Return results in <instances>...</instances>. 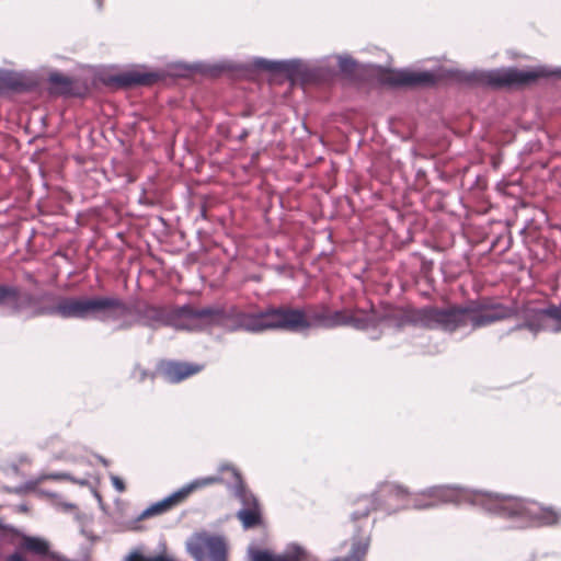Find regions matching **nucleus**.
Wrapping results in <instances>:
<instances>
[{
	"label": "nucleus",
	"mask_w": 561,
	"mask_h": 561,
	"mask_svg": "<svg viewBox=\"0 0 561 561\" xmlns=\"http://www.w3.org/2000/svg\"><path fill=\"white\" fill-rule=\"evenodd\" d=\"M377 319L373 316L356 317L348 313L346 327H353L356 330H366L369 327H375Z\"/></svg>",
	"instance_id": "28"
},
{
	"label": "nucleus",
	"mask_w": 561,
	"mask_h": 561,
	"mask_svg": "<svg viewBox=\"0 0 561 561\" xmlns=\"http://www.w3.org/2000/svg\"><path fill=\"white\" fill-rule=\"evenodd\" d=\"M124 561H151V554H145L140 549H133Z\"/></svg>",
	"instance_id": "33"
},
{
	"label": "nucleus",
	"mask_w": 561,
	"mask_h": 561,
	"mask_svg": "<svg viewBox=\"0 0 561 561\" xmlns=\"http://www.w3.org/2000/svg\"><path fill=\"white\" fill-rule=\"evenodd\" d=\"M367 511L354 510L350 513V522L354 525L351 536V550L345 557H336L331 561H363L370 545V529L367 528Z\"/></svg>",
	"instance_id": "13"
},
{
	"label": "nucleus",
	"mask_w": 561,
	"mask_h": 561,
	"mask_svg": "<svg viewBox=\"0 0 561 561\" xmlns=\"http://www.w3.org/2000/svg\"><path fill=\"white\" fill-rule=\"evenodd\" d=\"M433 267H434V261L433 260L427 259L425 256H423L421 259V272L424 275H428L433 271Z\"/></svg>",
	"instance_id": "35"
},
{
	"label": "nucleus",
	"mask_w": 561,
	"mask_h": 561,
	"mask_svg": "<svg viewBox=\"0 0 561 561\" xmlns=\"http://www.w3.org/2000/svg\"><path fill=\"white\" fill-rule=\"evenodd\" d=\"M93 495L98 500L100 508L104 510L105 507L101 494L96 490H93Z\"/></svg>",
	"instance_id": "42"
},
{
	"label": "nucleus",
	"mask_w": 561,
	"mask_h": 561,
	"mask_svg": "<svg viewBox=\"0 0 561 561\" xmlns=\"http://www.w3.org/2000/svg\"><path fill=\"white\" fill-rule=\"evenodd\" d=\"M158 547L160 551L151 554V561H179L173 554L169 553L164 541H160Z\"/></svg>",
	"instance_id": "30"
},
{
	"label": "nucleus",
	"mask_w": 561,
	"mask_h": 561,
	"mask_svg": "<svg viewBox=\"0 0 561 561\" xmlns=\"http://www.w3.org/2000/svg\"><path fill=\"white\" fill-rule=\"evenodd\" d=\"M218 470L220 472H224V471H231L232 473V477L234 478L236 482L233 485H238L240 481H244L243 478H242V474L241 472L231 463L229 462H224L221 463L219 467H218Z\"/></svg>",
	"instance_id": "32"
},
{
	"label": "nucleus",
	"mask_w": 561,
	"mask_h": 561,
	"mask_svg": "<svg viewBox=\"0 0 561 561\" xmlns=\"http://www.w3.org/2000/svg\"><path fill=\"white\" fill-rule=\"evenodd\" d=\"M348 313L345 310L331 311L329 309L328 329L347 325Z\"/></svg>",
	"instance_id": "29"
},
{
	"label": "nucleus",
	"mask_w": 561,
	"mask_h": 561,
	"mask_svg": "<svg viewBox=\"0 0 561 561\" xmlns=\"http://www.w3.org/2000/svg\"><path fill=\"white\" fill-rule=\"evenodd\" d=\"M168 78L163 70L149 69L146 65H137L129 69L108 73L103 78V83L108 88L130 90L139 87H151Z\"/></svg>",
	"instance_id": "12"
},
{
	"label": "nucleus",
	"mask_w": 561,
	"mask_h": 561,
	"mask_svg": "<svg viewBox=\"0 0 561 561\" xmlns=\"http://www.w3.org/2000/svg\"><path fill=\"white\" fill-rule=\"evenodd\" d=\"M232 493L240 501L242 507L237 512L236 517L243 529H253L263 525V512L256 495L249 490L244 481L232 486Z\"/></svg>",
	"instance_id": "14"
},
{
	"label": "nucleus",
	"mask_w": 561,
	"mask_h": 561,
	"mask_svg": "<svg viewBox=\"0 0 561 561\" xmlns=\"http://www.w3.org/2000/svg\"><path fill=\"white\" fill-rule=\"evenodd\" d=\"M453 78L459 82L493 90H519L537 84L542 79H561V66L539 65L519 69L515 66L490 70L471 71L445 69L437 66L432 69L413 70L410 68L388 69L380 76L381 84L392 89H427L440 81Z\"/></svg>",
	"instance_id": "2"
},
{
	"label": "nucleus",
	"mask_w": 561,
	"mask_h": 561,
	"mask_svg": "<svg viewBox=\"0 0 561 561\" xmlns=\"http://www.w3.org/2000/svg\"><path fill=\"white\" fill-rule=\"evenodd\" d=\"M36 490V482H33V480H27L26 482L19 484L14 488L9 489V492L14 494H24L26 492L35 491Z\"/></svg>",
	"instance_id": "31"
},
{
	"label": "nucleus",
	"mask_w": 561,
	"mask_h": 561,
	"mask_svg": "<svg viewBox=\"0 0 561 561\" xmlns=\"http://www.w3.org/2000/svg\"><path fill=\"white\" fill-rule=\"evenodd\" d=\"M26 279L33 284H37L36 278L31 273L26 274Z\"/></svg>",
	"instance_id": "46"
},
{
	"label": "nucleus",
	"mask_w": 561,
	"mask_h": 561,
	"mask_svg": "<svg viewBox=\"0 0 561 561\" xmlns=\"http://www.w3.org/2000/svg\"><path fill=\"white\" fill-rule=\"evenodd\" d=\"M512 313V309L494 302L491 297H481L468 300L465 305L451 304L446 308L425 306L394 310L387 312L381 320L391 321L398 330L413 325L454 333L466 327L468 322L471 323L472 329H479L501 321Z\"/></svg>",
	"instance_id": "3"
},
{
	"label": "nucleus",
	"mask_w": 561,
	"mask_h": 561,
	"mask_svg": "<svg viewBox=\"0 0 561 561\" xmlns=\"http://www.w3.org/2000/svg\"><path fill=\"white\" fill-rule=\"evenodd\" d=\"M47 81L49 83L48 92L50 95L65 98L80 95V92L76 89L73 79L59 71L50 72Z\"/></svg>",
	"instance_id": "24"
},
{
	"label": "nucleus",
	"mask_w": 561,
	"mask_h": 561,
	"mask_svg": "<svg viewBox=\"0 0 561 561\" xmlns=\"http://www.w3.org/2000/svg\"><path fill=\"white\" fill-rule=\"evenodd\" d=\"M5 288L7 295L0 301V307L11 305V313L20 314L26 308H32L28 318L49 317V313H37V310L51 307V302L57 300V295L51 290H41L36 294L28 291L22 293L21 289L12 284L1 283Z\"/></svg>",
	"instance_id": "8"
},
{
	"label": "nucleus",
	"mask_w": 561,
	"mask_h": 561,
	"mask_svg": "<svg viewBox=\"0 0 561 561\" xmlns=\"http://www.w3.org/2000/svg\"><path fill=\"white\" fill-rule=\"evenodd\" d=\"M19 511L23 512V513H26V512H28V506L26 504H20L19 505Z\"/></svg>",
	"instance_id": "48"
},
{
	"label": "nucleus",
	"mask_w": 561,
	"mask_h": 561,
	"mask_svg": "<svg viewBox=\"0 0 561 561\" xmlns=\"http://www.w3.org/2000/svg\"><path fill=\"white\" fill-rule=\"evenodd\" d=\"M5 561H25L24 557L16 550L13 553L9 554Z\"/></svg>",
	"instance_id": "37"
},
{
	"label": "nucleus",
	"mask_w": 561,
	"mask_h": 561,
	"mask_svg": "<svg viewBox=\"0 0 561 561\" xmlns=\"http://www.w3.org/2000/svg\"><path fill=\"white\" fill-rule=\"evenodd\" d=\"M203 369V364L176 359L161 360L158 366L159 374L169 383H180L183 380L201 373Z\"/></svg>",
	"instance_id": "19"
},
{
	"label": "nucleus",
	"mask_w": 561,
	"mask_h": 561,
	"mask_svg": "<svg viewBox=\"0 0 561 561\" xmlns=\"http://www.w3.org/2000/svg\"><path fill=\"white\" fill-rule=\"evenodd\" d=\"M199 216L203 218V219H207V206L206 204H202L201 205V209H199Z\"/></svg>",
	"instance_id": "43"
},
{
	"label": "nucleus",
	"mask_w": 561,
	"mask_h": 561,
	"mask_svg": "<svg viewBox=\"0 0 561 561\" xmlns=\"http://www.w3.org/2000/svg\"><path fill=\"white\" fill-rule=\"evenodd\" d=\"M249 135H250L249 129L248 128H242L241 133L237 137V140L239 142H243L249 137Z\"/></svg>",
	"instance_id": "39"
},
{
	"label": "nucleus",
	"mask_w": 561,
	"mask_h": 561,
	"mask_svg": "<svg viewBox=\"0 0 561 561\" xmlns=\"http://www.w3.org/2000/svg\"><path fill=\"white\" fill-rule=\"evenodd\" d=\"M110 478H111L113 488L117 492L123 493L126 490V484L122 478H119L118 476H115V474H111Z\"/></svg>",
	"instance_id": "34"
},
{
	"label": "nucleus",
	"mask_w": 561,
	"mask_h": 561,
	"mask_svg": "<svg viewBox=\"0 0 561 561\" xmlns=\"http://www.w3.org/2000/svg\"><path fill=\"white\" fill-rule=\"evenodd\" d=\"M125 314L136 316L141 325L151 330H156L159 325L172 327L176 330L185 328L179 322L176 307L168 309L163 306L149 304L140 298H135L129 302L124 301L123 316Z\"/></svg>",
	"instance_id": "9"
},
{
	"label": "nucleus",
	"mask_w": 561,
	"mask_h": 561,
	"mask_svg": "<svg viewBox=\"0 0 561 561\" xmlns=\"http://www.w3.org/2000/svg\"><path fill=\"white\" fill-rule=\"evenodd\" d=\"M277 330L293 333H301L312 327L328 329L329 307H276Z\"/></svg>",
	"instance_id": "6"
},
{
	"label": "nucleus",
	"mask_w": 561,
	"mask_h": 561,
	"mask_svg": "<svg viewBox=\"0 0 561 561\" xmlns=\"http://www.w3.org/2000/svg\"><path fill=\"white\" fill-rule=\"evenodd\" d=\"M49 479L56 480V481H60V480L70 481V479H72V474L69 472H50Z\"/></svg>",
	"instance_id": "36"
},
{
	"label": "nucleus",
	"mask_w": 561,
	"mask_h": 561,
	"mask_svg": "<svg viewBox=\"0 0 561 561\" xmlns=\"http://www.w3.org/2000/svg\"><path fill=\"white\" fill-rule=\"evenodd\" d=\"M411 152H412V154L416 156V149L415 148H412Z\"/></svg>",
	"instance_id": "51"
},
{
	"label": "nucleus",
	"mask_w": 561,
	"mask_h": 561,
	"mask_svg": "<svg viewBox=\"0 0 561 561\" xmlns=\"http://www.w3.org/2000/svg\"><path fill=\"white\" fill-rule=\"evenodd\" d=\"M222 481V478L219 476H209V477H202L196 478L192 480L191 482L184 484L179 490L172 492L171 494L167 495L169 499L171 505L175 507L176 505L184 502L194 491L213 485L215 483H219Z\"/></svg>",
	"instance_id": "21"
},
{
	"label": "nucleus",
	"mask_w": 561,
	"mask_h": 561,
	"mask_svg": "<svg viewBox=\"0 0 561 561\" xmlns=\"http://www.w3.org/2000/svg\"><path fill=\"white\" fill-rule=\"evenodd\" d=\"M96 458L103 466L107 467L110 465V461L105 457L98 455Z\"/></svg>",
	"instance_id": "44"
},
{
	"label": "nucleus",
	"mask_w": 561,
	"mask_h": 561,
	"mask_svg": "<svg viewBox=\"0 0 561 561\" xmlns=\"http://www.w3.org/2000/svg\"><path fill=\"white\" fill-rule=\"evenodd\" d=\"M70 482H72L75 484L82 485V486H85V485L90 484L89 480H87V479H79V478H76L73 476H72V479H70Z\"/></svg>",
	"instance_id": "40"
},
{
	"label": "nucleus",
	"mask_w": 561,
	"mask_h": 561,
	"mask_svg": "<svg viewBox=\"0 0 561 561\" xmlns=\"http://www.w3.org/2000/svg\"><path fill=\"white\" fill-rule=\"evenodd\" d=\"M173 68L180 76L199 73L210 78H219L224 73H231L238 78H250L256 73L283 76L289 81H299L301 84H325L336 78L335 68L327 65L309 66L301 58L267 59L253 57L249 61L222 59L216 62L179 61Z\"/></svg>",
	"instance_id": "4"
},
{
	"label": "nucleus",
	"mask_w": 561,
	"mask_h": 561,
	"mask_svg": "<svg viewBox=\"0 0 561 561\" xmlns=\"http://www.w3.org/2000/svg\"><path fill=\"white\" fill-rule=\"evenodd\" d=\"M222 481V478L219 476H209V477H202L196 478L192 480L191 482L184 484L179 490L172 492L171 494L167 495L169 499L171 505L175 507L176 505L184 502L194 491L213 485L215 483H219Z\"/></svg>",
	"instance_id": "22"
},
{
	"label": "nucleus",
	"mask_w": 561,
	"mask_h": 561,
	"mask_svg": "<svg viewBox=\"0 0 561 561\" xmlns=\"http://www.w3.org/2000/svg\"><path fill=\"white\" fill-rule=\"evenodd\" d=\"M222 481V478L219 476H209V477H202L196 478L192 480L191 482L184 484L179 490L172 492L171 494L167 495L169 499L171 505L175 507L176 505L184 502L194 491L213 485L215 483H219Z\"/></svg>",
	"instance_id": "23"
},
{
	"label": "nucleus",
	"mask_w": 561,
	"mask_h": 561,
	"mask_svg": "<svg viewBox=\"0 0 561 561\" xmlns=\"http://www.w3.org/2000/svg\"><path fill=\"white\" fill-rule=\"evenodd\" d=\"M229 305L214 304L197 308L192 304H184L176 307V316L184 331H199L205 328L219 327L222 324L227 307Z\"/></svg>",
	"instance_id": "11"
},
{
	"label": "nucleus",
	"mask_w": 561,
	"mask_h": 561,
	"mask_svg": "<svg viewBox=\"0 0 561 561\" xmlns=\"http://www.w3.org/2000/svg\"><path fill=\"white\" fill-rule=\"evenodd\" d=\"M39 80L28 71L0 68V94L30 93L38 90Z\"/></svg>",
	"instance_id": "16"
},
{
	"label": "nucleus",
	"mask_w": 561,
	"mask_h": 561,
	"mask_svg": "<svg viewBox=\"0 0 561 561\" xmlns=\"http://www.w3.org/2000/svg\"><path fill=\"white\" fill-rule=\"evenodd\" d=\"M7 290L0 285V301L5 297Z\"/></svg>",
	"instance_id": "47"
},
{
	"label": "nucleus",
	"mask_w": 561,
	"mask_h": 561,
	"mask_svg": "<svg viewBox=\"0 0 561 561\" xmlns=\"http://www.w3.org/2000/svg\"><path fill=\"white\" fill-rule=\"evenodd\" d=\"M39 313L59 316L62 319H87L85 297H58L51 307L38 310Z\"/></svg>",
	"instance_id": "18"
},
{
	"label": "nucleus",
	"mask_w": 561,
	"mask_h": 561,
	"mask_svg": "<svg viewBox=\"0 0 561 561\" xmlns=\"http://www.w3.org/2000/svg\"><path fill=\"white\" fill-rule=\"evenodd\" d=\"M67 507H71L72 508V507H75V505L69 503V504H67Z\"/></svg>",
	"instance_id": "52"
},
{
	"label": "nucleus",
	"mask_w": 561,
	"mask_h": 561,
	"mask_svg": "<svg viewBox=\"0 0 561 561\" xmlns=\"http://www.w3.org/2000/svg\"><path fill=\"white\" fill-rule=\"evenodd\" d=\"M382 485L390 486L391 492L398 497L409 494L408 489L403 485L382 483L378 488ZM380 505L379 489H376L370 494H362L354 501L355 508L358 511H367V517L373 511H377Z\"/></svg>",
	"instance_id": "20"
},
{
	"label": "nucleus",
	"mask_w": 561,
	"mask_h": 561,
	"mask_svg": "<svg viewBox=\"0 0 561 561\" xmlns=\"http://www.w3.org/2000/svg\"><path fill=\"white\" fill-rule=\"evenodd\" d=\"M276 307L257 313H248L234 305H229L226 310L222 324L219 328L227 332L247 331L251 333H261L267 330H277Z\"/></svg>",
	"instance_id": "7"
},
{
	"label": "nucleus",
	"mask_w": 561,
	"mask_h": 561,
	"mask_svg": "<svg viewBox=\"0 0 561 561\" xmlns=\"http://www.w3.org/2000/svg\"><path fill=\"white\" fill-rule=\"evenodd\" d=\"M32 480H33V482H36V486H37L39 483H42V482H44L46 480H50L49 479V473H43V474L38 476L37 478L32 479Z\"/></svg>",
	"instance_id": "41"
},
{
	"label": "nucleus",
	"mask_w": 561,
	"mask_h": 561,
	"mask_svg": "<svg viewBox=\"0 0 561 561\" xmlns=\"http://www.w3.org/2000/svg\"><path fill=\"white\" fill-rule=\"evenodd\" d=\"M23 547L27 551L33 552L34 554L39 556V557H49L50 559L57 560V561H70L66 557H62L56 552H50L49 542L42 537H37V536L25 537V539L23 541Z\"/></svg>",
	"instance_id": "25"
},
{
	"label": "nucleus",
	"mask_w": 561,
	"mask_h": 561,
	"mask_svg": "<svg viewBox=\"0 0 561 561\" xmlns=\"http://www.w3.org/2000/svg\"><path fill=\"white\" fill-rule=\"evenodd\" d=\"M336 60L339 67L336 75L341 73L345 78L353 79L359 67V62L350 55H336Z\"/></svg>",
	"instance_id": "27"
},
{
	"label": "nucleus",
	"mask_w": 561,
	"mask_h": 561,
	"mask_svg": "<svg viewBox=\"0 0 561 561\" xmlns=\"http://www.w3.org/2000/svg\"><path fill=\"white\" fill-rule=\"evenodd\" d=\"M42 494H45L47 496H55V494L53 492H49V491H44V490H41L39 491Z\"/></svg>",
	"instance_id": "49"
},
{
	"label": "nucleus",
	"mask_w": 561,
	"mask_h": 561,
	"mask_svg": "<svg viewBox=\"0 0 561 561\" xmlns=\"http://www.w3.org/2000/svg\"><path fill=\"white\" fill-rule=\"evenodd\" d=\"M134 322L130 321V320H124L123 322H121L116 328L115 330L117 331H121V330H128L133 327Z\"/></svg>",
	"instance_id": "38"
},
{
	"label": "nucleus",
	"mask_w": 561,
	"mask_h": 561,
	"mask_svg": "<svg viewBox=\"0 0 561 561\" xmlns=\"http://www.w3.org/2000/svg\"><path fill=\"white\" fill-rule=\"evenodd\" d=\"M491 299L495 302L493 298ZM496 304L501 305V302L497 301ZM506 308L512 309L513 313L510 317L504 318L503 320L510 319L518 314H520L524 319L523 322L517 323L516 325L511 328L508 330V333L518 330H528L534 335H537L539 332L542 331H549L551 333L561 332V304H550L545 308H533L524 306L520 310L510 306H506Z\"/></svg>",
	"instance_id": "5"
},
{
	"label": "nucleus",
	"mask_w": 561,
	"mask_h": 561,
	"mask_svg": "<svg viewBox=\"0 0 561 561\" xmlns=\"http://www.w3.org/2000/svg\"><path fill=\"white\" fill-rule=\"evenodd\" d=\"M87 319L116 320L123 316L124 300L118 296L94 295L85 297Z\"/></svg>",
	"instance_id": "15"
},
{
	"label": "nucleus",
	"mask_w": 561,
	"mask_h": 561,
	"mask_svg": "<svg viewBox=\"0 0 561 561\" xmlns=\"http://www.w3.org/2000/svg\"><path fill=\"white\" fill-rule=\"evenodd\" d=\"M98 11H102L103 9V0H93Z\"/></svg>",
	"instance_id": "45"
},
{
	"label": "nucleus",
	"mask_w": 561,
	"mask_h": 561,
	"mask_svg": "<svg viewBox=\"0 0 561 561\" xmlns=\"http://www.w3.org/2000/svg\"><path fill=\"white\" fill-rule=\"evenodd\" d=\"M309 553L301 545L291 542L283 552L275 553L266 548L250 546L247 550V561H306Z\"/></svg>",
	"instance_id": "17"
},
{
	"label": "nucleus",
	"mask_w": 561,
	"mask_h": 561,
	"mask_svg": "<svg viewBox=\"0 0 561 561\" xmlns=\"http://www.w3.org/2000/svg\"><path fill=\"white\" fill-rule=\"evenodd\" d=\"M4 528H7V525H4V524L2 523V520L0 519V529H4Z\"/></svg>",
	"instance_id": "50"
},
{
	"label": "nucleus",
	"mask_w": 561,
	"mask_h": 561,
	"mask_svg": "<svg viewBox=\"0 0 561 561\" xmlns=\"http://www.w3.org/2000/svg\"><path fill=\"white\" fill-rule=\"evenodd\" d=\"M173 506L171 505L169 499L165 496L162 500H159L154 503H151L147 506L135 519L134 523L141 522L147 518H151L154 516L162 515L169 511H171Z\"/></svg>",
	"instance_id": "26"
},
{
	"label": "nucleus",
	"mask_w": 561,
	"mask_h": 561,
	"mask_svg": "<svg viewBox=\"0 0 561 561\" xmlns=\"http://www.w3.org/2000/svg\"><path fill=\"white\" fill-rule=\"evenodd\" d=\"M185 551L194 561H228V542L222 535L206 530L193 533L185 541Z\"/></svg>",
	"instance_id": "10"
},
{
	"label": "nucleus",
	"mask_w": 561,
	"mask_h": 561,
	"mask_svg": "<svg viewBox=\"0 0 561 561\" xmlns=\"http://www.w3.org/2000/svg\"><path fill=\"white\" fill-rule=\"evenodd\" d=\"M432 500L415 499L412 507L417 511L433 510L440 504H469L485 514L508 520L507 529L554 527L561 522V510L552 505L533 503L526 499L469 489L458 484H439L419 492Z\"/></svg>",
	"instance_id": "1"
}]
</instances>
